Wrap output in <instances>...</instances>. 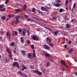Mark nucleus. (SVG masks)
<instances>
[{
    "label": "nucleus",
    "mask_w": 77,
    "mask_h": 77,
    "mask_svg": "<svg viewBox=\"0 0 77 77\" xmlns=\"http://www.w3.org/2000/svg\"><path fill=\"white\" fill-rule=\"evenodd\" d=\"M14 54H16V51L15 50L14 51Z\"/></svg>",
    "instance_id": "nucleus-57"
},
{
    "label": "nucleus",
    "mask_w": 77,
    "mask_h": 77,
    "mask_svg": "<svg viewBox=\"0 0 77 77\" xmlns=\"http://www.w3.org/2000/svg\"><path fill=\"white\" fill-rule=\"evenodd\" d=\"M65 40L66 42H68V38H66L65 39Z\"/></svg>",
    "instance_id": "nucleus-53"
},
{
    "label": "nucleus",
    "mask_w": 77,
    "mask_h": 77,
    "mask_svg": "<svg viewBox=\"0 0 77 77\" xmlns=\"http://www.w3.org/2000/svg\"><path fill=\"white\" fill-rule=\"evenodd\" d=\"M28 21H30V19H28Z\"/></svg>",
    "instance_id": "nucleus-64"
},
{
    "label": "nucleus",
    "mask_w": 77,
    "mask_h": 77,
    "mask_svg": "<svg viewBox=\"0 0 77 77\" xmlns=\"http://www.w3.org/2000/svg\"><path fill=\"white\" fill-rule=\"evenodd\" d=\"M65 3H66V5H67L68 3V1L67 0H66V1Z\"/></svg>",
    "instance_id": "nucleus-42"
},
{
    "label": "nucleus",
    "mask_w": 77,
    "mask_h": 77,
    "mask_svg": "<svg viewBox=\"0 0 77 77\" xmlns=\"http://www.w3.org/2000/svg\"><path fill=\"white\" fill-rule=\"evenodd\" d=\"M35 8H33L32 10V12H35Z\"/></svg>",
    "instance_id": "nucleus-33"
},
{
    "label": "nucleus",
    "mask_w": 77,
    "mask_h": 77,
    "mask_svg": "<svg viewBox=\"0 0 77 77\" xmlns=\"http://www.w3.org/2000/svg\"><path fill=\"white\" fill-rule=\"evenodd\" d=\"M41 8L42 11H46V12L49 13V11L46 9L45 7H41Z\"/></svg>",
    "instance_id": "nucleus-3"
},
{
    "label": "nucleus",
    "mask_w": 77,
    "mask_h": 77,
    "mask_svg": "<svg viewBox=\"0 0 77 77\" xmlns=\"http://www.w3.org/2000/svg\"><path fill=\"white\" fill-rule=\"evenodd\" d=\"M46 29L50 31L51 32H52V31L51 29H49L47 27H46Z\"/></svg>",
    "instance_id": "nucleus-29"
},
{
    "label": "nucleus",
    "mask_w": 77,
    "mask_h": 77,
    "mask_svg": "<svg viewBox=\"0 0 77 77\" xmlns=\"http://www.w3.org/2000/svg\"><path fill=\"white\" fill-rule=\"evenodd\" d=\"M31 47L32 49H34L35 48V46L33 45H31Z\"/></svg>",
    "instance_id": "nucleus-36"
},
{
    "label": "nucleus",
    "mask_w": 77,
    "mask_h": 77,
    "mask_svg": "<svg viewBox=\"0 0 77 77\" xmlns=\"http://www.w3.org/2000/svg\"><path fill=\"white\" fill-rule=\"evenodd\" d=\"M6 51L9 54H11L12 53L11 52L10 49L9 48H8L6 49Z\"/></svg>",
    "instance_id": "nucleus-8"
},
{
    "label": "nucleus",
    "mask_w": 77,
    "mask_h": 77,
    "mask_svg": "<svg viewBox=\"0 0 77 77\" xmlns=\"http://www.w3.org/2000/svg\"><path fill=\"white\" fill-rule=\"evenodd\" d=\"M63 9L62 8H61L59 12H60V13L62 12H63Z\"/></svg>",
    "instance_id": "nucleus-38"
},
{
    "label": "nucleus",
    "mask_w": 77,
    "mask_h": 77,
    "mask_svg": "<svg viewBox=\"0 0 77 77\" xmlns=\"http://www.w3.org/2000/svg\"><path fill=\"white\" fill-rule=\"evenodd\" d=\"M6 35L7 37H9V39H11L10 36L11 35V34L9 32H7L6 33Z\"/></svg>",
    "instance_id": "nucleus-4"
},
{
    "label": "nucleus",
    "mask_w": 77,
    "mask_h": 77,
    "mask_svg": "<svg viewBox=\"0 0 77 77\" xmlns=\"http://www.w3.org/2000/svg\"><path fill=\"white\" fill-rule=\"evenodd\" d=\"M22 32V30L21 29H20L19 30V33H21Z\"/></svg>",
    "instance_id": "nucleus-47"
},
{
    "label": "nucleus",
    "mask_w": 77,
    "mask_h": 77,
    "mask_svg": "<svg viewBox=\"0 0 77 77\" xmlns=\"http://www.w3.org/2000/svg\"><path fill=\"white\" fill-rule=\"evenodd\" d=\"M14 16V14H12V15H8V17L9 18H11L13 17Z\"/></svg>",
    "instance_id": "nucleus-19"
},
{
    "label": "nucleus",
    "mask_w": 77,
    "mask_h": 77,
    "mask_svg": "<svg viewBox=\"0 0 77 77\" xmlns=\"http://www.w3.org/2000/svg\"><path fill=\"white\" fill-rule=\"evenodd\" d=\"M24 17L25 18H27L28 17V16H27V15H24Z\"/></svg>",
    "instance_id": "nucleus-51"
},
{
    "label": "nucleus",
    "mask_w": 77,
    "mask_h": 77,
    "mask_svg": "<svg viewBox=\"0 0 77 77\" xmlns=\"http://www.w3.org/2000/svg\"><path fill=\"white\" fill-rule=\"evenodd\" d=\"M51 63L50 62H48L46 64V66L48 67L50 65Z\"/></svg>",
    "instance_id": "nucleus-17"
},
{
    "label": "nucleus",
    "mask_w": 77,
    "mask_h": 77,
    "mask_svg": "<svg viewBox=\"0 0 77 77\" xmlns=\"http://www.w3.org/2000/svg\"><path fill=\"white\" fill-rule=\"evenodd\" d=\"M72 51H73V49L72 48H71L69 50V53H71Z\"/></svg>",
    "instance_id": "nucleus-37"
},
{
    "label": "nucleus",
    "mask_w": 77,
    "mask_h": 77,
    "mask_svg": "<svg viewBox=\"0 0 77 77\" xmlns=\"http://www.w3.org/2000/svg\"><path fill=\"white\" fill-rule=\"evenodd\" d=\"M10 45L11 46L13 47L14 45V42H12L11 43Z\"/></svg>",
    "instance_id": "nucleus-31"
},
{
    "label": "nucleus",
    "mask_w": 77,
    "mask_h": 77,
    "mask_svg": "<svg viewBox=\"0 0 77 77\" xmlns=\"http://www.w3.org/2000/svg\"><path fill=\"white\" fill-rule=\"evenodd\" d=\"M31 39L34 40H36V41H39V37H36V35H32L31 36Z\"/></svg>",
    "instance_id": "nucleus-1"
},
{
    "label": "nucleus",
    "mask_w": 77,
    "mask_h": 77,
    "mask_svg": "<svg viewBox=\"0 0 77 77\" xmlns=\"http://www.w3.org/2000/svg\"><path fill=\"white\" fill-rule=\"evenodd\" d=\"M54 34H55V35L56 36L58 34V31H54Z\"/></svg>",
    "instance_id": "nucleus-20"
},
{
    "label": "nucleus",
    "mask_w": 77,
    "mask_h": 77,
    "mask_svg": "<svg viewBox=\"0 0 77 77\" xmlns=\"http://www.w3.org/2000/svg\"><path fill=\"white\" fill-rule=\"evenodd\" d=\"M44 54L46 56H47L48 57H49L50 56V54L48 53H45Z\"/></svg>",
    "instance_id": "nucleus-16"
},
{
    "label": "nucleus",
    "mask_w": 77,
    "mask_h": 77,
    "mask_svg": "<svg viewBox=\"0 0 77 77\" xmlns=\"http://www.w3.org/2000/svg\"><path fill=\"white\" fill-rule=\"evenodd\" d=\"M30 68L31 69H33V66L32 65H31V66H30Z\"/></svg>",
    "instance_id": "nucleus-45"
},
{
    "label": "nucleus",
    "mask_w": 77,
    "mask_h": 77,
    "mask_svg": "<svg viewBox=\"0 0 77 77\" xmlns=\"http://www.w3.org/2000/svg\"><path fill=\"white\" fill-rule=\"evenodd\" d=\"M46 41H48L49 42V43H51L52 42L51 40V39L49 37H47L46 38Z\"/></svg>",
    "instance_id": "nucleus-6"
},
{
    "label": "nucleus",
    "mask_w": 77,
    "mask_h": 77,
    "mask_svg": "<svg viewBox=\"0 0 77 77\" xmlns=\"http://www.w3.org/2000/svg\"><path fill=\"white\" fill-rule=\"evenodd\" d=\"M14 61H17V59H14Z\"/></svg>",
    "instance_id": "nucleus-60"
},
{
    "label": "nucleus",
    "mask_w": 77,
    "mask_h": 77,
    "mask_svg": "<svg viewBox=\"0 0 77 77\" xmlns=\"http://www.w3.org/2000/svg\"><path fill=\"white\" fill-rule=\"evenodd\" d=\"M49 19L51 21H52V18H49Z\"/></svg>",
    "instance_id": "nucleus-54"
},
{
    "label": "nucleus",
    "mask_w": 77,
    "mask_h": 77,
    "mask_svg": "<svg viewBox=\"0 0 77 77\" xmlns=\"http://www.w3.org/2000/svg\"><path fill=\"white\" fill-rule=\"evenodd\" d=\"M36 30L37 31H40V29L38 28H37L36 29Z\"/></svg>",
    "instance_id": "nucleus-49"
},
{
    "label": "nucleus",
    "mask_w": 77,
    "mask_h": 77,
    "mask_svg": "<svg viewBox=\"0 0 77 77\" xmlns=\"http://www.w3.org/2000/svg\"><path fill=\"white\" fill-rule=\"evenodd\" d=\"M57 1V2H58V3H60L61 2V1L60 0H56Z\"/></svg>",
    "instance_id": "nucleus-43"
},
{
    "label": "nucleus",
    "mask_w": 77,
    "mask_h": 77,
    "mask_svg": "<svg viewBox=\"0 0 77 77\" xmlns=\"http://www.w3.org/2000/svg\"><path fill=\"white\" fill-rule=\"evenodd\" d=\"M76 5V4L75 3H74L73 5V8L74 9V8H75V6Z\"/></svg>",
    "instance_id": "nucleus-46"
},
{
    "label": "nucleus",
    "mask_w": 77,
    "mask_h": 77,
    "mask_svg": "<svg viewBox=\"0 0 77 77\" xmlns=\"http://www.w3.org/2000/svg\"><path fill=\"white\" fill-rule=\"evenodd\" d=\"M55 6L56 7H59V6H60V5L59 3H57L55 4Z\"/></svg>",
    "instance_id": "nucleus-21"
},
{
    "label": "nucleus",
    "mask_w": 77,
    "mask_h": 77,
    "mask_svg": "<svg viewBox=\"0 0 77 77\" xmlns=\"http://www.w3.org/2000/svg\"><path fill=\"white\" fill-rule=\"evenodd\" d=\"M4 5H1L0 6V9H2V8H4Z\"/></svg>",
    "instance_id": "nucleus-30"
},
{
    "label": "nucleus",
    "mask_w": 77,
    "mask_h": 77,
    "mask_svg": "<svg viewBox=\"0 0 77 77\" xmlns=\"http://www.w3.org/2000/svg\"><path fill=\"white\" fill-rule=\"evenodd\" d=\"M30 40H28L27 41V43L28 44H30Z\"/></svg>",
    "instance_id": "nucleus-50"
},
{
    "label": "nucleus",
    "mask_w": 77,
    "mask_h": 77,
    "mask_svg": "<svg viewBox=\"0 0 77 77\" xmlns=\"http://www.w3.org/2000/svg\"><path fill=\"white\" fill-rule=\"evenodd\" d=\"M27 32H28V36H29L30 35V32H29V30H27Z\"/></svg>",
    "instance_id": "nucleus-41"
},
{
    "label": "nucleus",
    "mask_w": 77,
    "mask_h": 77,
    "mask_svg": "<svg viewBox=\"0 0 77 77\" xmlns=\"http://www.w3.org/2000/svg\"><path fill=\"white\" fill-rule=\"evenodd\" d=\"M28 57L30 59H31L32 58V54L30 53H28Z\"/></svg>",
    "instance_id": "nucleus-12"
},
{
    "label": "nucleus",
    "mask_w": 77,
    "mask_h": 77,
    "mask_svg": "<svg viewBox=\"0 0 77 77\" xmlns=\"http://www.w3.org/2000/svg\"><path fill=\"white\" fill-rule=\"evenodd\" d=\"M27 7V5H26V4L24 5H23V9L24 10H25L26 9Z\"/></svg>",
    "instance_id": "nucleus-15"
},
{
    "label": "nucleus",
    "mask_w": 77,
    "mask_h": 77,
    "mask_svg": "<svg viewBox=\"0 0 77 77\" xmlns=\"http://www.w3.org/2000/svg\"><path fill=\"white\" fill-rule=\"evenodd\" d=\"M14 11H15V12H20V9H15L14 10Z\"/></svg>",
    "instance_id": "nucleus-13"
},
{
    "label": "nucleus",
    "mask_w": 77,
    "mask_h": 77,
    "mask_svg": "<svg viewBox=\"0 0 77 77\" xmlns=\"http://www.w3.org/2000/svg\"><path fill=\"white\" fill-rule=\"evenodd\" d=\"M15 24H17L19 23V20H15Z\"/></svg>",
    "instance_id": "nucleus-32"
},
{
    "label": "nucleus",
    "mask_w": 77,
    "mask_h": 77,
    "mask_svg": "<svg viewBox=\"0 0 77 77\" xmlns=\"http://www.w3.org/2000/svg\"><path fill=\"white\" fill-rule=\"evenodd\" d=\"M38 12L39 14H42V11H40L39 9H38Z\"/></svg>",
    "instance_id": "nucleus-26"
},
{
    "label": "nucleus",
    "mask_w": 77,
    "mask_h": 77,
    "mask_svg": "<svg viewBox=\"0 0 77 77\" xmlns=\"http://www.w3.org/2000/svg\"><path fill=\"white\" fill-rule=\"evenodd\" d=\"M75 74L76 75H77V72H75Z\"/></svg>",
    "instance_id": "nucleus-63"
},
{
    "label": "nucleus",
    "mask_w": 77,
    "mask_h": 77,
    "mask_svg": "<svg viewBox=\"0 0 77 77\" xmlns=\"http://www.w3.org/2000/svg\"><path fill=\"white\" fill-rule=\"evenodd\" d=\"M69 45H70V44H71V41H69Z\"/></svg>",
    "instance_id": "nucleus-55"
},
{
    "label": "nucleus",
    "mask_w": 77,
    "mask_h": 77,
    "mask_svg": "<svg viewBox=\"0 0 77 77\" xmlns=\"http://www.w3.org/2000/svg\"><path fill=\"white\" fill-rule=\"evenodd\" d=\"M18 73L20 74V75L22 76H23L24 74V73H23V72L21 71H18Z\"/></svg>",
    "instance_id": "nucleus-10"
},
{
    "label": "nucleus",
    "mask_w": 77,
    "mask_h": 77,
    "mask_svg": "<svg viewBox=\"0 0 77 77\" xmlns=\"http://www.w3.org/2000/svg\"><path fill=\"white\" fill-rule=\"evenodd\" d=\"M25 34H26V32L25 31H23V35L24 36H25Z\"/></svg>",
    "instance_id": "nucleus-40"
},
{
    "label": "nucleus",
    "mask_w": 77,
    "mask_h": 77,
    "mask_svg": "<svg viewBox=\"0 0 77 77\" xmlns=\"http://www.w3.org/2000/svg\"><path fill=\"white\" fill-rule=\"evenodd\" d=\"M64 47H65V49L66 48V47H67V45H64Z\"/></svg>",
    "instance_id": "nucleus-52"
},
{
    "label": "nucleus",
    "mask_w": 77,
    "mask_h": 77,
    "mask_svg": "<svg viewBox=\"0 0 77 77\" xmlns=\"http://www.w3.org/2000/svg\"><path fill=\"white\" fill-rule=\"evenodd\" d=\"M37 74H38V75H42V72H38Z\"/></svg>",
    "instance_id": "nucleus-27"
},
{
    "label": "nucleus",
    "mask_w": 77,
    "mask_h": 77,
    "mask_svg": "<svg viewBox=\"0 0 77 77\" xmlns=\"http://www.w3.org/2000/svg\"><path fill=\"white\" fill-rule=\"evenodd\" d=\"M26 69V67L25 66H24L23 68H22V69L21 70V71H24V69Z\"/></svg>",
    "instance_id": "nucleus-23"
},
{
    "label": "nucleus",
    "mask_w": 77,
    "mask_h": 77,
    "mask_svg": "<svg viewBox=\"0 0 77 77\" xmlns=\"http://www.w3.org/2000/svg\"><path fill=\"white\" fill-rule=\"evenodd\" d=\"M5 60L6 62H8V60L7 58H6Z\"/></svg>",
    "instance_id": "nucleus-58"
},
{
    "label": "nucleus",
    "mask_w": 77,
    "mask_h": 77,
    "mask_svg": "<svg viewBox=\"0 0 77 77\" xmlns=\"http://www.w3.org/2000/svg\"><path fill=\"white\" fill-rule=\"evenodd\" d=\"M61 63L63 65L65 66H66V63H65V62L63 60H61Z\"/></svg>",
    "instance_id": "nucleus-9"
},
{
    "label": "nucleus",
    "mask_w": 77,
    "mask_h": 77,
    "mask_svg": "<svg viewBox=\"0 0 77 77\" xmlns=\"http://www.w3.org/2000/svg\"><path fill=\"white\" fill-rule=\"evenodd\" d=\"M33 72L37 74H38L37 73L38 72V71L37 70H34L33 71Z\"/></svg>",
    "instance_id": "nucleus-28"
},
{
    "label": "nucleus",
    "mask_w": 77,
    "mask_h": 77,
    "mask_svg": "<svg viewBox=\"0 0 77 77\" xmlns=\"http://www.w3.org/2000/svg\"><path fill=\"white\" fill-rule=\"evenodd\" d=\"M64 70H65V69L64 68H62V70L63 71H64Z\"/></svg>",
    "instance_id": "nucleus-59"
},
{
    "label": "nucleus",
    "mask_w": 77,
    "mask_h": 77,
    "mask_svg": "<svg viewBox=\"0 0 77 77\" xmlns=\"http://www.w3.org/2000/svg\"><path fill=\"white\" fill-rule=\"evenodd\" d=\"M6 19V17L5 16H3L2 17V20H5Z\"/></svg>",
    "instance_id": "nucleus-25"
},
{
    "label": "nucleus",
    "mask_w": 77,
    "mask_h": 77,
    "mask_svg": "<svg viewBox=\"0 0 77 77\" xmlns=\"http://www.w3.org/2000/svg\"><path fill=\"white\" fill-rule=\"evenodd\" d=\"M24 77H27V75H25Z\"/></svg>",
    "instance_id": "nucleus-56"
},
{
    "label": "nucleus",
    "mask_w": 77,
    "mask_h": 77,
    "mask_svg": "<svg viewBox=\"0 0 77 77\" xmlns=\"http://www.w3.org/2000/svg\"><path fill=\"white\" fill-rule=\"evenodd\" d=\"M66 26L67 27V28H70V25L69 24H67Z\"/></svg>",
    "instance_id": "nucleus-34"
},
{
    "label": "nucleus",
    "mask_w": 77,
    "mask_h": 77,
    "mask_svg": "<svg viewBox=\"0 0 77 77\" xmlns=\"http://www.w3.org/2000/svg\"><path fill=\"white\" fill-rule=\"evenodd\" d=\"M20 18V16H17L16 17V20H19Z\"/></svg>",
    "instance_id": "nucleus-14"
},
{
    "label": "nucleus",
    "mask_w": 77,
    "mask_h": 77,
    "mask_svg": "<svg viewBox=\"0 0 77 77\" xmlns=\"http://www.w3.org/2000/svg\"><path fill=\"white\" fill-rule=\"evenodd\" d=\"M22 54L24 55L26 54H25V51H22Z\"/></svg>",
    "instance_id": "nucleus-24"
},
{
    "label": "nucleus",
    "mask_w": 77,
    "mask_h": 77,
    "mask_svg": "<svg viewBox=\"0 0 77 77\" xmlns=\"http://www.w3.org/2000/svg\"><path fill=\"white\" fill-rule=\"evenodd\" d=\"M14 33V32L12 33V34L13 36H15V35L16 36H17L18 35V32L17 31H15Z\"/></svg>",
    "instance_id": "nucleus-7"
},
{
    "label": "nucleus",
    "mask_w": 77,
    "mask_h": 77,
    "mask_svg": "<svg viewBox=\"0 0 77 77\" xmlns=\"http://www.w3.org/2000/svg\"><path fill=\"white\" fill-rule=\"evenodd\" d=\"M48 6H51V4H48Z\"/></svg>",
    "instance_id": "nucleus-62"
},
{
    "label": "nucleus",
    "mask_w": 77,
    "mask_h": 77,
    "mask_svg": "<svg viewBox=\"0 0 77 77\" xmlns=\"http://www.w3.org/2000/svg\"><path fill=\"white\" fill-rule=\"evenodd\" d=\"M6 9L5 8H3L2 9H0V11H1V12H3L4 11H5Z\"/></svg>",
    "instance_id": "nucleus-22"
},
{
    "label": "nucleus",
    "mask_w": 77,
    "mask_h": 77,
    "mask_svg": "<svg viewBox=\"0 0 77 77\" xmlns=\"http://www.w3.org/2000/svg\"><path fill=\"white\" fill-rule=\"evenodd\" d=\"M52 19L54 20H56V18H54V17H53Z\"/></svg>",
    "instance_id": "nucleus-61"
},
{
    "label": "nucleus",
    "mask_w": 77,
    "mask_h": 77,
    "mask_svg": "<svg viewBox=\"0 0 77 77\" xmlns=\"http://www.w3.org/2000/svg\"><path fill=\"white\" fill-rule=\"evenodd\" d=\"M9 58H11L12 57V54H9Z\"/></svg>",
    "instance_id": "nucleus-48"
},
{
    "label": "nucleus",
    "mask_w": 77,
    "mask_h": 77,
    "mask_svg": "<svg viewBox=\"0 0 77 77\" xmlns=\"http://www.w3.org/2000/svg\"><path fill=\"white\" fill-rule=\"evenodd\" d=\"M12 66H16L18 68H20V66L19 65L18 63L17 62H15L13 63L12 64Z\"/></svg>",
    "instance_id": "nucleus-2"
},
{
    "label": "nucleus",
    "mask_w": 77,
    "mask_h": 77,
    "mask_svg": "<svg viewBox=\"0 0 77 77\" xmlns=\"http://www.w3.org/2000/svg\"><path fill=\"white\" fill-rule=\"evenodd\" d=\"M20 41L21 43H24V40L23 37H20Z\"/></svg>",
    "instance_id": "nucleus-11"
},
{
    "label": "nucleus",
    "mask_w": 77,
    "mask_h": 77,
    "mask_svg": "<svg viewBox=\"0 0 77 77\" xmlns=\"http://www.w3.org/2000/svg\"><path fill=\"white\" fill-rule=\"evenodd\" d=\"M44 47L45 49L48 50L50 49V47L46 45H44Z\"/></svg>",
    "instance_id": "nucleus-5"
},
{
    "label": "nucleus",
    "mask_w": 77,
    "mask_h": 77,
    "mask_svg": "<svg viewBox=\"0 0 77 77\" xmlns=\"http://www.w3.org/2000/svg\"><path fill=\"white\" fill-rule=\"evenodd\" d=\"M42 70L43 73H45V69H42Z\"/></svg>",
    "instance_id": "nucleus-35"
},
{
    "label": "nucleus",
    "mask_w": 77,
    "mask_h": 77,
    "mask_svg": "<svg viewBox=\"0 0 77 77\" xmlns=\"http://www.w3.org/2000/svg\"><path fill=\"white\" fill-rule=\"evenodd\" d=\"M9 2V0H6L5 2V4H7V3H8Z\"/></svg>",
    "instance_id": "nucleus-44"
},
{
    "label": "nucleus",
    "mask_w": 77,
    "mask_h": 77,
    "mask_svg": "<svg viewBox=\"0 0 77 77\" xmlns=\"http://www.w3.org/2000/svg\"><path fill=\"white\" fill-rule=\"evenodd\" d=\"M51 42L49 43V45L51 47L54 46V44L53 43H51Z\"/></svg>",
    "instance_id": "nucleus-18"
},
{
    "label": "nucleus",
    "mask_w": 77,
    "mask_h": 77,
    "mask_svg": "<svg viewBox=\"0 0 77 77\" xmlns=\"http://www.w3.org/2000/svg\"><path fill=\"white\" fill-rule=\"evenodd\" d=\"M33 56L34 57H36V54L35 53H33Z\"/></svg>",
    "instance_id": "nucleus-39"
}]
</instances>
